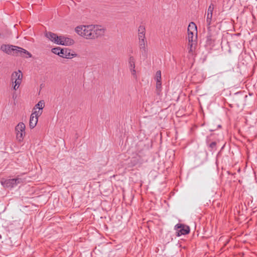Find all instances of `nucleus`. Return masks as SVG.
Wrapping results in <instances>:
<instances>
[{"mask_svg": "<svg viewBox=\"0 0 257 257\" xmlns=\"http://www.w3.org/2000/svg\"><path fill=\"white\" fill-rule=\"evenodd\" d=\"M195 51V49H189V51H188V53L189 54H191V55H193L194 52Z\"/></svg>", "mask_w": 257, "mask_h": 257, "instance_id": "24", "label": "nucleus"}, {"mask_svg": "<svg viewBox=\"0 0 257 257\" xmlns=\"http://www.w3.org/2000/svg\"><path fill=\"white\" fill-rule=\"evenodd\" d=\"M188 48H195L197 44V26L194 22H191L188 27Z\"/></svg>", "mask_w": 257, "mask_h": 257, "instance_id": "3", "label": "nucleus"}, {"mask_svg": "<svg viewBox=\"0 0 257 257\" xmlns=\"http://www.w3.org/2000/svg\"><path fill=\"white\" fill-rule=\"evenodd\" d=\"M23 78V74L21 70L14 72L11 75V80L14 82L15 85L13 86L14 90H17L21 83Z\"/></svg>", "mask_w": 257, "mask_h": 257, "instance_id": "8", "label": "nucleus"}, {"mask_svg": "<svg viewBox=\"0 0 257 257\" xmlns=\"http://www.w3.org/2000/svg\"><path fill=\"white\" fill-rule=\"evenodd\" d=\"M138 36L140 48H145L147 46L146 39V28L144 25H140L138 29Z\"/></svg>", "mask_w": 257, "mask_h": 257, "instance_id": "5", "label": "nucleus"}, {"mask_svg": "<svg viewBox=\"0 0 257 257\" xmlns=\"http://www.w3.org/2000/svg\"><path fill=\"white\" fill-rule=\"evenodd\" d=\"M213 10L214 5L211 4L208 7L206 14V24L207 27H210V25L211 24Z\"/></svg>", "mask_w": 257, "mask_h": 257, "instance_id": "12", "label": "nucleus"}, {"mask_svg": "<svg viewBox=\"0 0 257 257\" xmlns=\"http://www.w3.org/2000/svg\"><path fill=\"white\" fill-rule=\"evenodd\" d=\"M106 29L101 25H81L75 28L76 33L86 39H95L104 35Z\"/></svg>", "mask_w": 257, "mask_h": 257, "instance_id": "1", "label": "nucleus"}, {"mask_svg": "<svg viewBox=\"0 0 257 257\" xmlns=\"http://www.w3.org/2000/svg\"><path fill=\"white\" fill-rule=\"evenodd\" d=\"M74 43V41L73 39L65 37L64 36H59V44L63 46H70Z\"/></svg>", "mask_w": 257, "mask_h": 257, "instance_id": "13", "label": "nucleus"}, {"mask_svg": "<svg viewBox=\"0 0 257 257\" xmlns=\"http://www.w3.org/2000/svg\"><path fill=\"white\" fill-rule=\"evenodd\" d=\"M3 51L8 55L15 56H21L25 58L32 57L31 54L26 49H3Z\"/></svg>", "mask_w": 257, "mask_h": 257, "instance_id": "4", "label": "nucleus"}, {"mask_svg": "<svg viewBox=\"0 0 257 257\" xmlns=\"http://www.w3.org/2000/svg\"><path fill=\"white\" fill-rule=\"evenodd\" d=\"M143 158L138 157L136 154L134 155V156L131 160V167H134L139 163L142 164L143 162Z\"/></svg>", "mask_w": 257, "mask_h": 257, "instance_id": "16", "label": "nucleus"}, {"mask_svg": "<svg viewBox=\"0 0 257 257\" xmlns=\"http://www.w3.org/2000/svg\"><path fill=\"white\" fill-rule=\"evenodd\" d=\"M148 150V146L143 141H140L136 145V151L135 154L138 157L143 158Z\"/></svg>", "mask_w": 257, "mask_h": 257, "instance_id": "7", "label": "nucleus"}, {"mask_svg": "<svg viewBox=\"0 0 257 257\" xmlns=\"http://www.w3.org/2000/svg\"><path fill=\"white\" fill-rule=\"evenodd\" d=\"M41 114L42 112H40L39 111H36L31 114L29 121V126L31 128H33L36 126L38 122V118Z\"/></svg>", "mask_w": 257, "mask_h": 257, "instance_id": "11", "label": "nucleus"}, {"mask_svg": "<svg viewBox=\"0 0 257 257\" xmlns=\"http://www.w3.org/2000/svg\"><path fill=\"white\" fill-rule=\"evenodd\" d=\"M221 127V125H218V127Z\"/></svg>", "mask_w": 257, "mask_h": 257, "instance_id": "26", "label": "nucleus"}, {"mask_svg": "<svg viewBox=\"0 0 257 257\" xmlns=\"http://www.w3.org/2000/svg\"><path fill=\"white\" fill-rule=\"evenodd\" d=\"M217 34L215 31H212L211 27H207V33L206 36L201 41L202 47L211 48L215 47L217 43Z\"/></svg>", "mask_w": 257, "mask_h": 257, "instance_id": "2", "label": "nucleus"}, {"mask_svg": "<svg viewBox=\"0 0 257 257\" xmlns=\"http://www.w3.org/2000/svg\"><path fill=\"white\" fill-rule=\"evenodd\" d=\"M155 79L156 81H161V72L160 70L157 71L156 73Z\"/></svg>", "mask_w": 257, "mask_h": 257, "instance_id": "23", "label": "nucleus"}, {"mask_svg": "<svg viewBox=\"0 0 257 257\" xmlns=\"http://www.w3.org/2000/svg\"><path fill=\"white\" fill-rule=\"evenodd\" d=\"M209 147L210 149V151H213L216 150V143L213 142L209 145Z\"/></svg>", "mask_w": 257, "mask_h": 257, "instance_id": "21", "label": "nucleus"}, {"mask_svg": "<svg viewBox=\"0 0 257 257\" xmlns=\"http://www.w3.org/2000/svg\"><path fill=\"white\" fill-rule=\"evenodd\" d=\"M1 48H21L20 47L18 46H15L13 45H2Z\"/></svg>", "mask_w": 257, "mask_h": 257, "instance_id": "22", "label": "nucleus"}, {"mask_svg": "<svg viewBox=\"0 0 257 257\" xmlns=\"http://www.w3.org/2000/svg\"><path fill=\"white\" fill-rule=\"evenodd\" d=\"M71 49H51L52 53L67 59H70L76 56V54L71 53Z\"/></svg>", "mask_w": 257, "mask_h": 257, "instance_id": "6", "label": "nucleus"}, {"mask_svg": "<svg viewBox=\"0 0 257 257\" xmlns=\"http://www.w3.org/2000/svg\"><path fill=\"white\" fill-rule=\"evenodd\" d=\"M45 106V102L44 100H40L36 105L35 107L39 109H42Z\"/></svg>", "mask_w": 257, "mask_h": 257, "instance_id": "20", "label": "nucleus"}, {"mask_svg": "<svg viewBox=\"0 0 257 257\" xmlns=\"http://www.w3.org/2000/svg\"><path fill=\"white\" fill-rule=\"evenodd\" d=\"M23 183L22 179L16 178L15 179H7L5 181H2V185L5 188L12 189L18 184Z\"/></svg>", "mask_w": 257, "mask_h": 257, "instance_id": "9", "label": "nucleus"}, {"mask_svg": "<svg viewBox=\"0 0 257 257\" xmlns=\"http://www.w3.org/2000/svg\"><path fill=\"white\" fill-rule=\"evenodd\" d=\"M13 98L14 99H15V98H16V96H15V95H13Z\"/></svg>", "mask_w": 257, "mask_h": 257, "instance_id": "25", "label": "nucleus"}, {"mask_svg": "<svg viewBox=\"0 0 257 257\" xmlns=\"http://www.w3.org/2000/svg\"><path fill=\"white\" fill-rule=\"evenodd\" d=\"M174 229L176 230L177 236L188 234L190 230V227L188 226L181 223L176 224L174 227Z\"/></svg>", "mask_w": 257, "mask_h": 257, "instance_id": "10", "label": "nucleus"}, {"mask_svg": "<svg viewBox=\"0 0 257 257\" xmlns=\"http://www.w3.org/2000/svg\"><path fill=\"white\" fill-rule=\"evenodd\" d=\"M46 37L52 42L58 45L59 36L56 34L49 32L46 33Z\"/></svg>", "mask_w": 257, "mask_h": 257, "instance_id": "15", "label": "nucleus"}, {"mask_svg": "<svg viewBox=\"0 0 257 257\" xmlns=\"http://www.w3.org/2000/svg\"><path fill=\"white\" fill-rule=\"evenodd\" d=\"M56 48L59 49L61 48L60 47H57Z\"/></svg>", "mask_w": 257, "mask_h": 257, "instance_id": "27", "label": "nucleus"}, {"mask_svg": "<svg viewBox=\"0 0 257 257\" xmlns=\"http://www.w3.org/2000/svg\"><path fill=\"white\" fill-rule=\"evenodd\" d=\"M128 65L132 75L135 78H137L136 71L135 70V61L133 56H130L128 60Z\"/></svg>", "mask_w": 257, "mask_h": 257, "instance_id": "14", "label": "nucleus"}, {"mask_svg": "<svg viewBox=\"0 0 257 257\" xmlns=\"http://www.w3.org/2000/svg\"><path fill=\"white\" fill-rule=\"evenodd\" d=\"M17 139L19 141L21 142L24 139V136L25 135V133H23L22 132H16Z\"/></svg>", "mask_w": 257, "mask_h": 257, "instance_id": "18", "label": "nucleus"}, {"mask_svg": "<svg viewBox=\"0 0 257 257\" xmlns=\"http://www.w3.org/2000/svg\"><path fill=\"white\" fill-rule=\"evenodd\" d=\"M161 91V81H156V93L159 95Z\"/></svg>", "mask_w": 257, "mask_h": 257, "instance_id": "19", "label": "nucleus"}, {"mask_svg": "<svg viewBox=\"0 0 257 257\" xmlns=\"http://www.w3.org/2000/svg\"><path fill=\"white\" fill-rule=\"evenodd\" d=\"M25 125L23 122L19 123L15 127L16 132H22L25 133Z\"/></svg>", "mask_w": 257, "mask_h": 257, "instance_id": "17", "label": "nucleus"}]
</instances>
